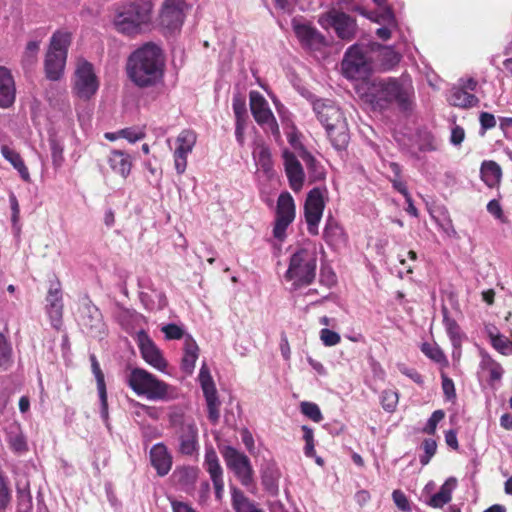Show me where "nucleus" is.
I'll return each instance as SVG.
<instances>
[{
    "instance_id": "1",
    "label": "nucleus",
    "mask_w": 512,
    "mask_h": 512,
    "mask_svg": "<svg viewBox=\"0 0 512 512\" xmlns=\"http://www.w3.org/2000/svg\"><path fill=\"white\" fill-rule=\"evenodd\" d=\"M361 99L374 111H386L396 106L404 113L415 107V89L409 75L400 77L373 78L359 89Z\"/></svg>"
},
{
    "instance_id": "2",
    "label": "nucleus",
    "mask_w": 512,
    "mask_h": 512,
    "mask_svg": "<svg viewBox=\"0 0 512 512\" xmlns=\"http://www.w3.org/2000/svg\"><path fill=\"white\" fill-rule=\"evenodd\" d=\"M165 59L159 46L146 43L128 57L126 71L139 88L155 86L164 75Z\"/></svg>"
},
{
    "instance_id": "3",
    "label": "nucleus",
    "mask_w": 512,
    "mask_h": 512,
    "mask_svg": "<svg viewBox=\"0 0 512 512\" xmlns=\"http://www.w3.org/2000/svg\"><path fill=\"white\" fill-rule=\"evenodd\" d=\"M317 269V249L311 242L298 247L290 256L285 279L292 282V288L297 290L308 286L315 280Z\"/></svg>"
},
{
    "instance_id": "4",
    "label": "nucleus",
    "mask_w": 512,
    "mask_h": 512,
    "mask_svg": "<svg viewBox=\"0 0 512 512\" xmlns=\"http://www.w3.org/2000/svg\"><path fill=\"white\" fill-rule=\"evenodd\" d=\"M152 4L149 1H136L121 5L115 14V29L124 35L140 33L151 20Z\"/></svg>"
},
{
    "instance_id": "5",
    "label": "nucleus",
    "mask_w": 512,
    "mask_h": 512,
    "mask_svg": "<svg viewBox=\"0 0 512 512\" xmlns=\"http://www.w3.org/2000/svg\"><path fill=\"white\" fill-rule=\"evenodd\" d=\"M70 43L69 32L57 31L52 35L44 61L47 79L57 81L62 77Z\"/></svg>"
},
{
    "instance_id": "6",
    "label": "nucleus",
    "mask_w": 512,
    "mask_h": 512,
    "mask_svg": "<svg viewBox=\"0 0 512 512\" xmlns=\"http://www.w3.org/2000/svg\"><path fill=\"white\" fill-rule=\"evenodd\" d=\"M126 382L138 396L149 400H163L168 396L169 385L142 368H133Z\"/></svg>"
},
{
    "instance_id": "7",
    "label": "nucleus",
    "mask_w": 512,
    "mask_h": 512,
    "mask_svg": "<svg viewBox=\"0 0 512 512\" xmlns=\"http://www.w3.org/2000/svg\"><path fill=\"white\" fill-rule=\"evenodd\" d=\"M169 422L179 442V452L183 455H193L198 450V428L191 416L181 412H172L169 415Z\"/></svg>"
},
{
    "instance_id": "8",
    "label": "nucleus",
    "mask_w": 512,
    "mask_h": 512,
    "mask_svg": "<svg viewBox=\"0 0 512 512\" xmlns=\"http://www.w3.org/2000/svg\"><path fill=\"white\" fill-rule=\"evenodd\" d=\"M371 69V58L364 45L354 44L346 50L341 62V70L346 78L362 79L371 72Z\"/></svg>"
},
{
    "instance_id": "9",
    "label": "nucleus",
    "mask_w": 512,
    "mask_h": 512,
    "mask_svg": "<svg viewBox=\"0 0 512 512\" xmlns=\"http://www.w3.org/2000/svg\"><path fill=\"white\" fill-rule=\"evenodd\" d=\"M318 23L325 30L332 28L343 41H352L358 30L356 19L336 8L319 15Z\"/></svg>"
},
{
    "instance_id": "10",
    "label": "nucleus",
    "mask_w": 512,
    "mask_h": 512,
    "mask_svg": "<svg viewBox=\"0 0 512 512\" xmlns=\"http://www.w3.org/2000/svg\"><path fill=\"white\" fill-rule=\"evenodd\" d=\"M296 217V206L291 194H279L275 208L273 236L283 241L286 238V230Z\"/></svg>"
},
{
    "instance_id": "11",
    "label": "nucleus",
    "mask_w": 512,
    "mask_h": 512,
    "mask_svg": "<svg viewBox=\"0 0 512 512\" xmlns=\"http://www.w3.org/2000/svg\"><path fill=\"white\" fill-rule=\"evenodd\" d=\"M221 453L227 467L234 472L241 484L250 487L253 484V469L249 458L232 446H226Z\"/></svg>"
},
{
    "instance_id": "12",
    "label": "nucleus",
    "mask_w": 512,
    "mask_h": 512,
    "mask_svg": "<svg viewBox=\"0 0 512 512\" xmlns=\"http://www.w3.org/2000/svg\"><path fill=\"white\" fill-rule=\"evenodd\" d=\"M250 109L255 121L273 135L279 134L278 123L266 99L256 91L250 92Z\"/></svg>"
},
{
    "instance_id": "13",
    "label": "nucleus",
    "mask_w": 512,
    "mask_h": 512,
    "mask_svg": "<svg viewBox=\"0 0 512 512\" xmlns=\"http://www.w3.org/2000/svg\"><path fill=\"white\" fill-rule=\"evenodd\" d=\"M99 83L94 73L93 66L88 62H82L78 65L75 72L74 90L76 95L88 100L98 90Z\"/></svg>"
},
{
    "instance_id": "14",
    "label": "nucleus",
    "mask_w": 512,
    "mask_h": 512,
    "mask_svg": "<svg viewBox=\"0 0 512 512\" xmlns=\"http://www.w3.org/2000/svg\"><path fill=\"white\" fill-rule=\"evenodd\" d=\"M326 199L323 194H307L304 204V217L310 235L319 234V223L323 216Z\"/></svg>"
},
{
    "instance_id": "15",
    "label": "nucleus",
    "mask_w": 512,
    "mask_h": 512,
    "mask_svg": "<svg viewBox=\"0 0 512 512\" xmlns=\"http://www.w3.org/2000/svg\"><path fill=\"white\" fill-rule=\"evenodd\" d=\"M186 7L184 0H165L162 4L160 24L171 32L179 30L184 22Z\"/></svg>"
},
{
    "instance_id": "16",
    "label": "nucleus",
    "mask_w": 512,
    "mask_h": 512,
    "mask_svg": "<svg viewBox=\"0 0 512 512\" xmlns=\"http://www.w3.org/2000/svg\"><path fill=\"white\" fill-rule=\"evenodd\" d=\"M45 309L51 325L57 330L60 329L63 317V301L59 282L51 283L46 296Z\"/></svg>"
},
{
    "instance_id": "17",
    "label": "nucleus",
    "mask_w": 512,
    "mask_h": 512,
    "mask_svg": "<svg viewBox=\"0 0 512 512\" xmlns=\"http://www.w3.org/2000/svg\"><path fill=\"white\" fill-rule=\"evenodd\" d=\"M196 143V134L192 130H183L176 139L174 152L175 168L178 173H183L187 166V156L193 150Z\"/></svg>"
},
{
    "instance_id": "18",
    "label": "nucleus",
    "mask_w": 512,
    "mask_h": 512,
    "mask_svg": "<svg viewBox=\"0 0 512 512\" xmlns=\"http://www.w3.org/2000/svg\"><path fill=\"white\" fill-rule=\"evenodd\" d=\"M138 343L143 359L152 367L164 371L167 363L159 348L144 331L138 333Z\"/></svg>"
},
{
    "instance_id": "19",
    "label": "nucleus",
    "mask_w": 512,
    "mask_h": 512,
    "mask_svg": "<svg viewBox=\"0 0 512 512\" xmlns=\"http://www.w3.org/2000/svg\"><path fill=\"white\" fill-rule=\"evenodd\" d=\"M313 110L324 127L345 120L340 109L330 100L318 99L314 101Z\"/></svg>"
},
{
    "instance_id": "20",
    "label": "nucleus",
    "mask_w": 512,
    "mask_h": 512,
    "mask_svg": "<svg viewBox=\"0 0 512 512\" xmlns=\"http://www.w3.org/2000/svg\"><path fill=\"white\" fill-rule=\"evenodd\" d=\"M292 27L297 38L303 46L312 48L322 45L325 41L324 36L309 23H301L296 19L292 21Z\"/></svg>"
},
{
    "instance_id": "21",
    "label": "nucleus",
    "mask_w": 512,
    "mask_h": 512,
    "mask_svg": "<svg viewBox=\"0 0 512 512\" xmlns=\"http://www.w3.org/2000/svg\"><path fill=\"white\" fill-rule=\"evenodd\" d=\"M284 166L290 187L294 191L302 188L304 182V171L296 156L289 151L283 152Z\"/></svg>"
},
{
    "instance_id": "22",
    "label": "nucleus",
    "mask_w": 512,
    "mask_h": 512,
    "mask_svg": "<svg viewBox=\"0 0 512 512\" xmlns=\"http://www.w3.org/2000/svg\"><path fill=\"white\" fill-rule=\"evenodd\" d=\"M150 462L161 477L167 475L172 467V456L163 443H157L150 450Z\"/></svg>"
},
{
    "instance_id": "23",
    "label": "nucleus",
    "mask_w": 512,
    "mask_h": 512,
    "mask_svg": "<svg viewBox=\"0 0 512 512\" xmlns=\"http://www.w3.org/2000/svg\"><path fill=\"white\" fill-rule=\"evenodd\" d=\"M323 239L328 246L334 249L345 246L347 243V235L344 229L332 217H329L326 220V224L323 229Z\"/></svg>"
},
{
    "instance_id": "24",
    "label": "nucleus",
    "mask_w": 512,
    "mask_h": 512,
    "mask_svg": "<svg viewBox=\"0 0 512 512\" xmlns=\"http://www.w3.org/2000/svg\"><path fill=\"white\" fill-rule=\"evenodd\" d=\"M15 83L10 71L0 66V107L8 108L15 101Z\"/></svg>"
},
{
    "instance_id": "25",
    "label": "nucleus",
    "mask_w": 512,
    "mask_h": 512,
    "mask_svg": "<svg viewBox=\"0 0 512 512\" xmlns=\"http://www.w3.org/2000/svg\"><path fill=\"white\" fill-rule=\"evenodd\" d=\"M199 469L194 466L176 467L172 474L175 485L188 492L194 488L198 478Z\"/></svg>"
},
{
    "instance_id": "26",
    "label": "nucleus",
    "mask_w": 512,
    "mask_h": 512,
    "mask_svg": "<svg viewBox=\"0 0 512 512\" xmlns=\"http://www.w3.org/2000/svg\"><path fill=\"white\" fill-rule=\"evenodd\" d=\"M112 171L126 178L132 168L131 156L122 150H112L107 158Z\"/></svg>"
},
{
    "instance_id": "27",
    "label": "nucleus",
    "mask_w": 512,
    "mask_h": 512,
    "mask_svg": "<svg viewBox=\"0 0 512 512\" xmlns=\"http://www.w3.org/2000/svg\"><path fill=\"white\" fill-rule=\"evenodd\" d=\"M456 485L457 480L455 478H448L440 487V490L426 501V504L433 508H442L451 501L452 492Z\"/></svg>"
},
{
    "instance_id": "28",
    "label": "nucleus",
    "mask_w": 512,
    "mask_h": 512,
    "mask_svg": "<svg viewBox=\"0 0 512 512\" xmlns=\"http://www.w3.org/2000/svg\"><path fill=\"white\" fill-rule=\"evenodd\" d=\"M253 158L259 170L267 177L273 175V161L270 149L263 143H257L253 149Z\"/></svg>"
},
{
    "instance_id": "29",
    "label": "nucleus",
    "mask_w": 512,
    "mask_h": 512,
    "mask_svg": "<svg viewBox=\"0 0 512 512\" xmlns=\"http://www.w3.org/2000/svg\"><path fill=\"white\" fill-rule=\"evenodd\" d=\"M325 129L332 145L337 150L346 147L349 142V133L345 120L337 124H329Z\"/></svg>"
},
{
    "instance_id": "30",
    "label": "nucleus",
    "mask_w": 512,
    "mask_h": 512,
    "mask_svg": "<svg viewBox=\"0 0 512 512\" xmlns=\"http://www.w3.org/2000/svg\"><path fill=\"white\" fill-rule=\"evenodd\" d=\"M81 323L89 330H97L101 326V313L99 309L89 301L84 303L81 309Z\"/></svg>"
},
{
    "instance_id": "31",
    "label": "nucleus",
    "mask_w": 512,
    "mask_h": 512,
    "mask_svg": "<svg viewBox=\"0 0 512 512\" xmlns=\"http://www.w3.org/2000/svg\"><path fill=\"white\" fill-rule=\"evenodd\" d=\"M140 300L147 310H162L167 305V299L162 291L151 289L148 292H140Z\"/></svg>"
},
{
    "instance_id": "32",
    "label": "nucleus",
    "mask_w": 512,
    "mask_h": 512,
    "mask_svg": "<svg viewBox=\"0 0 512 512\" xmlns=\"http://www.w3.org/2000/svg\"><path fill=\"white\" fill-rule=\"evenodd\" d=\"M480 173L482 180L491 189L497 187L502 176L501 167L494 161H484Z\"/></svg>"
},
{
    "instance_id": "33",
    "label": "nucleus",
    "mask_w": 512,
    "mask_h": 512,
    "mask_svg": "<svg viewBox=\"0 0 512 512\" xmlns=\"http://www.w3.org/2000/svg\"><path fill=\"white\" fill-rule=\"evenodd\" d=\"M480 368L487 371L490 376V382L500 381L504 370L502 366L496 362L485 350L481 349L480 352Z\"/></svg>"
},
{
    "instance_id": "34",
    "label": "nucleus",
    "mask_w": 512,
    "mask_h": 512,
    "mask_svg": "<svg viewBox=\"0 0 512 512\" xmlns=\"http://www.w3.org/2000/svg\"><path fill=\"white\" fill-rule=\"evenodd\" d=\"M199 348L196 342L190 337L185 338L184 356L182 358V369L191 374L198 359Z\"/></svg>"
},
{
    "instance_id": "35",
    "label": "nucleus",
    "mask_w": 512,
    "mask_h": 512,
    "mask_svg": "<svg viewBox=\"0 0 512 512\" xmlns=\"http://www.w3.org/2000/svg\"><path fill=\"white\" fill-rule=\"evenodd\" d=\"M478 98L463 88L453 87L450 92L449 102L451 105L461 108H468L477 105Z\"/></svg>"
},
{
    "instance_id": "36",
    "label": "nucleus",
    "mask_w": 512,
    "mask_h": 512,
    "mask_svg": "<svg viewBox=\"0 0 512 512\" xmlns=\"http://www.w3.org/2000/svg\"><path fill=\"white\" fill-rule=\"evenodd\" d=\"M204 466L206 471L209 473L212 482L223 480V469L213 448L206 450Z\"/></svg>"
},
{
    "instance_id": "37",
    "label": "nucleus",
    "mask_w": 512,
    "mask_h": 512,
    "mask_svg": "<svg viewBox=\"0 0 512 512\" xmlns=\"http://www.w3.org/2000/svg\"><path fill=\"white\" fill-rule=\"evenodd\" d=\"M443 322L453 347L456 349L460 348L463 334L457 322L448 316V310L446 308L443 309Z\"/></svg>"
},
{
    "instance_id": "38",
    "label": "nucleus",
    "mask_w": 512,
    "mask_h": 512,
    "mask_svg": "<svg viewBox=\"0 0 512 512\" xmlns=\"http://www.w3.org/2000/svg\"><path fill=\"white\" fill-rule=\"evenodd\" d=\"M487 333L491 345L495 350L503 355H509L512 353V342L504 335L498 333L495 327L488 328Z\"/></svg>"
},
{
    "instance_id": "39",
    "label": "nucleus",
    "mask_w": 512,
    "mask_h": 512,
    "mask_svg": "<svg viewBox=\"0 0 512 512\" xmlns=\"http://www.w3.org/2000/svg\"><path fill=\"white\" fill-rule=\"evenodd\" d=\"M1 153H2V156L7 161H9L13 165V167L19 172V174L21 175V177L24 180H27L29 178L28 169L25 166V164L22 160V157L20 156V154L18 152L11 149L10 147L4 145L1 147Z\"/></svg>"
},
{
    "instance_id": "40",
    "label": "nucleus",
    "mask_w": 512,
    "mask_h": 512,
    "mask_svg": "<svg viewBox=\"0 0 512 512\" xmlns=\"http://www.w3.org/2000/svg\"><path fill=\"white\" fill-rule=\"evenodd\" d=\"M232 505L236 512H264L236 488L232 490Z\"/></svg>"
},
{
    "instance_id": "41",
    "label": "nucleus",
    "mask_w": 512,
    "mask_h": 512,
    "mask_svg": "<svg viewBox=\"0 0 512 512\" xmlns=\"http://www.w3.org/2000/svg\"><path fill=\"white\" fill-rule=\"evenodd\" d=\"M39 51L40 41L32 40L26 44L21 59L22 66L25 69H30L37 63Z\"/></svg>"
},
{
    "instance_id": "42",
    "label": "nucleus",
    "mask_w": 512,
    "mask_h": 512,
    "mask_svg": "<svg viewBox=\"0 0 512 512\" xmlns=\"http://www.w3.org/2000/svg\"><path fill=\"white\" fill-rule=\"evenodd\" d=\"M97 382V390L100 398V414L103 420L108 419V402L104 374L101 371L93 374Z\"/></svg>"
},
{
    "instance_id": "43",
    "label": "nucleus",
    "mask_w": 512,
    "mask_h": 512,
    "mask_svg": "<svg viewBox=\"0 0 512 512\" xmlns=\"http://www.w3.org/2000/svg\"><path fill=\"white\" fill-rule=\"evenodd\" d=\"M204 396L207 403L208 418L211 423L216 424L220 418L219 408L221 404L217 396V391L204 394Z\"/></svg>"
},
{
    "instance_id": "44",
    "label": "nucleus",
    "mask_w": 512,
    "mask_h": 512,
    "mask_svg": "<svg viewBox=\"0 0 512 512\" xmlns=\"http://www.w3.org/2000/svg\"><path fill=\"white\" fill-rule=\"evenodd\" d=\"M401 60V55L391 47H385L381 53V66L388 71L394 68Z\"/></svg>"
},
{
    "instance_id": "45",
    "label": "nucleus",
    "mask_w": 512,
    "mask_h": 512,
    "mask_svg": "<svg viewBox=\"0 0 512 512\" xmlns=\"http://www.w3.org/2000/svg\"><path fill=\"white\" fill-rule=\"evenodd\" d=\"M198 378L204 394L217 391L212 376L210 374L209 368L205 363H203L200 368Z\"/></svg>"
},
{
    "instance_id": "46",
    "label": "nucleus",
    "mask_w": 512,
    "mask_h": 512,
    "mask_svg": "<svg viewBox=\"0 0 512 512\" xmlns=\"http://www.w3.org/2000/svg\"><path fill=\"white\" fill-rule=\"evenodd\" d=\"M421 351L437 363H447V359L443 351L437 345L424 343L421 347Z\"/></svg>"
},
{
    "instance_id": "47",
    "label": "nucleus",
    "mask_w": 512,
    "mask_h": 512,
    "mask_svg": "<svg viewBox=\"0 0 512 512\" xmlns=\"http://www.w3.org/2000/svg\"><path fill=\"white\" fill-rule=\"evenodd\" d=\"M301 412L314 422H320L323 419L320 408L312 402H302L300 405Z\"/></svg>"
},
{
    "instance_id": "48",
    "label": "nucleus",
    "mask_w": 512,
    "mask_h": 512,
    "mask_svg": "<svg viewBox=\"0 0 512 512\" xmlns=\"http://www.w3.org/2000/svg\"><path fill=\"white\" fill-rule=\"evenodd\" d=\"M422 447L424 450V454L420 456V463L425 466L427 465L431 458L435 455L437 450V443L435 440L428 438L425 439L422 443Z\"/></svg>"
},
{
    "instance_id": "49",
    "label": "nucleus",
    "mask_w": 512,
    "mask_h": 512,
    "mask_svg": "<svg viewBox=\"0 0 512 512\" xmlns=\"http://www.w3.org/2000/svg\"><path fill=\"white\" fill-rule=\"evenodd\" d=\"M11 502V490L7 479L0 473V511H4Z\"/></svg>"
},
{
    "instance_id": "50",
    "label": "nucleus",
    "mask_w": 512,
    "mask_h": 512,
    "mask_svg": "<svg viewBox=\"0 0 512 512\" xmlns=\"http://www.w3.org/2000/svg\"><path fill=\"white\" fill-rule=\"evenodd\" d=\"M398 403V394L393 390H385L381 395V404L384 410L392 412Z\"/></svg>"
},
{
    "instance_id": "51",
    "label": "nucleus",
    "mask_w": 512,
    "mask_h": 512,
    "mask_svg": "<svg viewBox=\"0 0 512 512\" xmlns=\"http://www.w3.org/2000/svg\"><path fill=\"white\" fill-rule=\"evenodd\" d=\"M122 138L126 139L130 143H135L144 139L145 130L140 127H128L121 129Z\"/></svg>"
},
{
    "instance_id": "52",
    "label": "nucleus",
    "mask_w": 512,
    "mask_h": 512,
    "mask_svg": "<svg viewBox=\"0 0 512 512\" xmlns=\"http://www.w3.org/2000/svg\"><path fill=\"white\" fill-rule=\"evenodd\" d=\"M9 445L11 449L17 453H22L27 450L26 439L22 433L10 434Z\"/></svg>"
},
{
    "instance_id": "53",
    "label": "nucleus",
    "mask_w": 512,
    "mask_h": 512,
    "mask_svg": "<svg viewBox=\"0 0 512 512\" xmlns=\"http://www.w3.org/2000/svg\"><path fill=\"white\" fill-rule=\"evenodd\" d=\"M320 339L325 346L331 347L340 343V335L328 328H323L320 331Z\"/></svg>"
},
{
    "instance_id": "54",
    "label": "nucleus",
    "mask_w": 512,
    "mask_h": 512,
    "mask_svg": "<svg viewBox=\"0 0 512 512\" xmlns=\"http://www.w3.org/2000/svg\"><path fill=\"white\" fill-rule=\"evenodd\" d=\"M445 413L442 410H435L428 419L423 432L433 435L436 432L438 423L444 418Z\"/></svg>"
},
{
    "instance_id": "55",
    "label": "nucleus",
    "mask_w": 512,
    "mask_h": 512,
    "mask_svg": "<svg viewBox=\"0 0 512 512\" xmlns=\"http://www.w3.org/2000/svg\"><path fill=\"white\" fill-rule=\"evenodd\" d=\"M49 145L54 165H61L63 161V145L54 137L49 139Z\"/></svg>"
},
{
    "instance_id": "56",
    "label": "nucleus",
    "mask_w": 512,
    "mask_h": 512,
    "mask_svg": "<svg viewBox=\"0 0 512 512\" xmlns=\"http://www.w3.org/2000/svg\"><path fill=\"white\" fill-rule=\"evenodd\" d=\"M381 8H382V11L377 16L375 21L377 23H380V24H386L388 26L395 27L396 26V20H395V16H394V13H393L392 9L390 7H388V6H386V4L384 6H382Z\"/></svg>"
},
{
    "instance_id": "57",
    "label": "nucleus",
    "mask_w": 512,
    "mask_h": 512,
    "mask_svg": "<svg viewBox=\"0 0 512 512\" xmlns=\"http://www.w3.org/2000/svg\"><path fill=\"white\" fill-rule=\"evenodd\" d=\"M392 498L395 505L402 511L408 512L411 510L410 503L406 495L400 491L395 490L392 493Z\"/></svg>"
},
{
    "instance_id": "58",
    "label": "nucleus",
    "mask_w": 512,
    "mask_h": 512,
    "mask_svg": "<svg viewBox=\"0 0 512 512\" xmlns=\"http://www.w3.org/2000/svg\"><path fill=\"white\" fill-rule=\"evenodd\" d=\"M10 207L12 211L11 221L14 230L16 233L20 232V226H19V203L14 195H11L10 197Z\"/></svg>"
},
{
    "instance_id": "59",
    "label": "nucleus",
    "mask_w": 512,
    "mask_h": 512,
    "mask_svg": "<svg viewBox=\"0 0 512 512\" xmlns=\"http://www.w3.org/2000/svg\"><path fill=\"white\" fill-rule=\"evenodd\" d=\"M11 356V347L6 338L0 333V366L6 364Z\"/></svg>"
},
{
    "instance_id": "60",
    "label": "nucleus",
    "mask_w": 512,
    "mask_h": 512,
    "mask_svg": "<svg viewBox=\"0 0 512 512\" xmlns=\"http://www.w3.org/2000/svg\"><path fill=\"white\" fill-rule=\"evenodd\" d=\"M162 332L167 339H181L184 335L183 330L176 324H168L162 328Z\"/></svg>"
},
{
    "instance_id": "61",
    "label": "nucleus",
    "mask_w": 512,
    "mask_h": 512,
    "mask_svg": "<svg viewBox=\"0 0 512 512\" xmlns=\"http://www.w3.org/2000/svg\"><path fill=\"white\" fill-rule=\"evenodd\" d=\"M320 282L327 287L336 283V275L330 268H322L320 272Z\"/></svg>"
},
{
    "instance_id": "62",
    "label": "nucleus",
    "mask_w": 512,
    "mask_h": 512,
    "mask_svg": "<svg viewBox=\"0 0 512 512\" xmlns=\"http://www.w3.org/2000/svg\"><path fill=\"white\" fill-rule=\"evenodd\" d=\"M487 210L488 212L493 215L496 219H498L501 222H505V217L502 211V208L497 200H491L487 204Z\"/></svg>"
},
{
    "instance_id": "63",
    "label": "nucleus",
    "mask_w": 512,
    "mask_h": 512,
    "mask_svg": "<svg viewBox=\"0 0 512 512\" xmlns=\"http://www.w3.org/2000/svg\"><path fill=\"white\" fill-rule=\"evenodd\" d=\"M233 111H234V114H235V119L236 120H244V119H247V115H246V106H245V102L238 99V98H234L233 100Z\"/></svg>"
},
{
    "instance_id": "64",
    "label": "nucleus",
    "mask_w": 512,
    "mask_h": 512,
    "mask_svg": "<svg viewBox=\"0 0 512 512\" xmlns=\"http://www.w3.org/2000/svg\"><path fill=\"white\" fill-rule=\"evenodd\" d=\"M398 369L402 374H404L407 377H409L410 379H412L415 383H417V384L423 383V379H422L421 375L415 369L408 368L404 364H399Z\"/></svg>"
}]
</instances>
